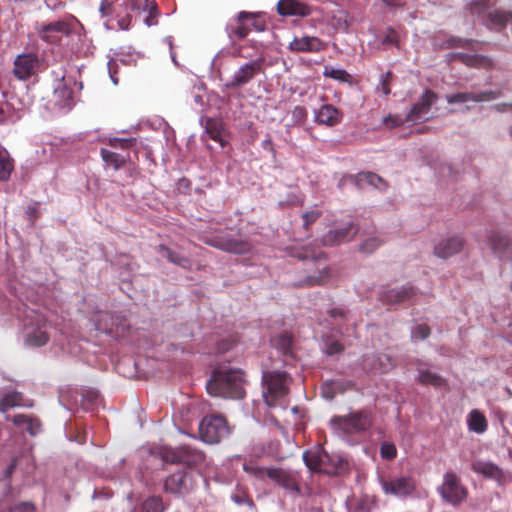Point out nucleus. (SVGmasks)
Instances as JSON below:
<instances>
[{"label":"nucleus","instance_id":"f257e3e1","mask_svg":"<svg viewBox=\"0 0 512 512\" xmlns=\"http://www.w3.org/2000/svg\"><path fill=\"white\" fill-rule=\"evenodd\" d=\"M244 384V373L240 369L223 366L213 372L206 388L212 396L240 399L245 395Z\"/></svg>","mask_w":512,"mask_h":512},{"label":"nucleus","instance_id":"f03ea898","mask_svg":"<svg viewBox=\"0 0 512 512\" xmlns=\"http://www.w3.org/2000/svg\"><path fill=\"white\" fill-rule=\"evenodd\" d=\"M371 413L359 411L350 413L347 416H337L331 419V426L339 435L360 434L372 426Z\"/></svg>","mask_w":512,"mask_h":512},{"label":"nucleus","instance_id":"7ed1b4c3","mask_svg":"<svg viewBox=\"0 0 512 512\" xmlns=\"http://www.w3.org/2000/svg\"><path fill=\"white\" fill-rule=\"evenodd\" d=\"M442 501L453 507L461 505L468 497V490L460 477L452 470L443 474L442 483L437 487Z\"/></svg>","mask_w":512,"mask_h":512},{"label":"nucleus","instance_id":"20e7f679","mask_svg":"<svg viewBox=\"0 0 512 512\" xmlns=\"http://www.w3.org/2000/svg\"><path fill=\"white\" fill-rule=\"evenodd\" d=\"M263 382L265 384L263 398L270 407L275 406L279 399L288 394L289 377L285 372H264Z\"/></svg>","mask_w":512,"mask_h":512},{"label":"nucleus","instance_id":"39448f33","mask_svg":"<svg viewBox=\"0 0 512 512\" xmlns=\"http://www.w3.org/2000/svg\"><path fill=\"white\" fill-rule=\"evenodd\" d=\"M199 433L204 442L214 444L229 434V428L223 416L211 414L205 416L200 422Z\"/></svg>","mask_w":512,"mask_h":512},{"label":"nucleus","instance_id":"423d86ee","mask_svg":"<svg viewBox=\"0 0 512 512\" xmlns=\"http://www.w3.org/2000/svg\"><path fill=\"white\" fill-rule=\"evenodd\" d=\"M378 483L385 495L397 498H407L411 496L416 489V482L411 476H399L390 479L378 476Z\"/></svg>","mask_w":512,"mask_h":512},{"label":"nucleus","instance_id":"0eeeda50","mask_svg":"<svg viewBox=\"0 0 512 512\" xmlns=\"http://www.w3.org/2000/svg\"><path fill=\"white\" fill-rule=\"evenodd\" d=\"M35 29L39 38L48 44L59 43L63 36H67L71 32L69 23L64 20H59L48 24L36 23Z\"/></svg>","mask_w":512,"mask_h":512},{"label":"nucleus","instance_id":"6e6552de","mask_svg":"<svg viewBox=\"0 0 512 512\" xmlns=\"http://www.w3.org/2000/svg\"><path fill=\"white\" fill-rule=\"evenodd\" d=\"M437 99L436 93L429 89L425 90L419 101L412 106L410 112L406 115L407 122H418L428 119L431 107Z\"/></svg>","mask_w":512,"mask_h":512},{"label":"nucleus","instance_id":"1a4fd4ad","mask_svg":"<svg viewBox=\"0 0 512 512\" xmlns=\"http://www.w3.org/2000/svg\"><path fill=\"white\" fill-rule=\"evenodd\" d=\"M39 67V57L34 53H26L16 57L13 72L18 79L26 80L35 74Z\"/></svg>","mask_w":512,"mask_h":512},{"label":"nucleus","instance_id":"9d476101","mask_svg":"<svg viewBox=\"0 0 512 512\" xmlns=\"http://www.w3.org/2000/svg\"><path fill=\"white\" fill-rule=\"evenodd\" d=\"M472 470L485 478L492 479L503 485L508 481V475L495 463L478 459L472 462Z\"/></svg>","mask_w":512,"mask_h":512},{"label":"nucleus","instance_id":"9b49d317","mask_svg":"<svg viewBox=\"0 0 512 512\" xmlns=\"http://www.w3.org/2000/svg\"><path fill=\"white\" fill-rule=\"evenodd\" d=\"M267 477L279 486L283 487L289 493L295 495L300 494V488L295 473L280 468H268Z\"/></svg>","mask_w":512,"mask_h":512},{"label":"nucleus","instance_id":"f8f14e48","mask_svg":"<svg viewBox=\"0 0 512 512\" xmlns=\"http://www.w3.org/2000/svg\"><path fill=\"white\" fill-rule=\"evenodd\" d=\"M206 243L212 247L235 254H245L251 250V244L243 239L215 237L207 240Z\"/></svg>","mask_w":512,"mask_h":512},{"label":"nucleus","instance_id":"ddd939ff","mask_svg":"<svg viewBox=\"0 0 512 512\" xmlns=\"http://www.w3.org/2000/svg\"><path fill=\"white\" fill-rule=\"evenodd\" d=\"M263 60L256 59L242 65L233 75L230 85L240 87L252 80L261 70Z\"/></svg>","mask_w":512,"mask_h":512},{"label":"nucleus","instance_id":"4468645a","mask_svg":"<svg viewBox=\"0 0 512 512\" xmlns=\"http://www.w3.org/2000/svg\"><path fill=\"white\" fill-rule=\"evenodd\" d=\"M464 245V241L459 236H451L439 240L434 246L435 256L447 259L453 255L461 252Z\"/></svg>","mask_w":512,"mask_h":512},{"label":"nucleus","instance_id":"2eb2a0df","mask_svg":"<svg viewBox=\"0 0 512 512\" xmlns=\"http://www.w3.org/2000/svg\"><path fill=\"white\" fill-rule=\"evenodd\" d=\"M192 476L185 471H178L170 475L164 483L165 490L171 493L182 494L192 488Z\"/></svg>","mask_w":512,"mask_h":512},{"label":"nucleus","instance_id":"dca6fc26","mask_svg":"<svg viewBox=\"0 0 512 512\" xmlns=\"http://www.w3.org/2000/svg\"><path fill=\"white\" fill-rule=\"evenodd\" d=\"M489 246L500 259H512V240L501 232L491 233Z\"/></svg>","mask_w":512,"mask_h":512},{"label":"nucleus","instance_id":"f3484780","mask_svg":"<svg viewBox=\"0 0 512 512\" xmlns=\"http://www.w3.org/2000/svg\"><path fill=\"white\" fill-rule=\"evenodd\" d=\"M356 228L353 223H347L343 227L329 231L322 239L324 246L339 245L349 241L355 234Z\"/></svg>","mask_w":512,"mask_h":512},{"label":"nucleus","instance_id":"a211bd4d","mask_svg":"<svg viewBox=\"0 0 512 512\" xmlns=\"http://www.w3.org/2000/svg\"><path fill=\"white\" fill-rule=\"evenodd\" d=\"M498 97L495 91H485L482 93H456L446 96V100L450 104H462L467 102H483L494 100Z\"/></svg>","mask_w":512,"mask_h":512},{"label":"nucleus","instance_id":"6ab92c4d","mask_svg":"<svg viewBox=\"0 0 512 512\" xmlns=\"http://www.w3.org/2000/svg\"><path fill=\"white\" fill-rule=\"evenodd\" d=\"M315 122L329 127L335 126L342 120V114L331 104H324L314 114Z\"/></svg>","mask_w":512,"mask_h":512},{"label":"nucleus","instance_id":"aec40b11","mask_svg":"<svg viewBox=\"0 0 512 512\" xmlns=\"http://www.w3.org/2000/svg\"><path fill=\"white\" fill-rule=\"evenodd\" d=\"M289 49L295 52H319L325 49V44L317 37H295L290 42Z\"/></svg>","mask_w":512,"mask_h":512},{"label":"nucleus","instance_id":"412c9836","mask_svg":"<svg viewBox=\"0 0 512 512\" xmlns=\"http://www.w3.org/2000/svg\"><path fill=\"white\" fill-rule=\"evenodd\" d=\"M363 367L367 370L384 373L393 367V361L389 355L384 353L367 355L363 360Z\"/></svg>","mask_w":512,"mask_h":512},{"label":"nucleus","instance_id":"4be33fe9","mask_svg":"<svg viewBox=\"0 0 512 512\" xmlns=\"http://www.w3.org/2000/svg\"><path fill=\"white\" fill-rule=\"evenodd\" d=\"M416 296V291L411 286H402L386 291L383 295V301L387 304H398L412 299Z\"/></svg>","mask_w":512,"mask_h":512},{"label":"nucleus","instance_id":"5701e85b","mask_svg":"<svg viewBox=\"0 0 512 512\" xmlns=\"http://www.w3.org/2000/svg\"><path fill=\"white\" fill-rule=\"evenodd\" d=\"M277 11L283 16L305 17L310 13L305 2H277Z\"/></svg>","mask_w":512,"mask_h":512},{"label":"nucleus","instance_id":"b1692460","mask_svg":"<svg viewBox=\"0 0 512 512\" xmlns=\"http://www.w3.org/2000/svg\"><path fill=\"white\" fill-rule=\"evenodd\" d=\"M328 459V455L322 453L320 450L316 451H305L303 454V460L306 466L315 472H329L324 468V463Z\"/></svg>","mask_w":512,"mask_h":512},{"label":"nucleus","instance_id":"393cba45","mask_svg":"<svg viewBox=\"0 0 512 512\" xmlns=\"http://www.w3.org/2000/svg\"><path fill=\"white\" fill-rule=\"evenodd\" d=\"M226 31L231 39H243L249 34L251 27L247 21L241 19L239 12L236 19L227 25Z\"/></svg>","mask_w":512,"mask_h":512},{"label":"nucleus","instance_id":"a878e982","mask_svg":"<svg viewBox=\"0 0 512 512\" xmlns=\"http://www.w3.org/2000/svg\"><path fill=\"white\" fill-rule=\"evenodd\" d=\"M14 167L13 157L6 148L0 145V182H6L10 179Z\"/></svg>","mask_w":512,"mask_h":512},{"label":"nucleus","instance_id":"bb28decb","mask_svg":"<svg viewBox=\"0 0 512 512\" xmlns=\"http://www.w3.org/2000/svg\"><path fill=\"white\" fill-rule=\"evenodd\" d=\"M54 104L59 109H70L73 104L72 90L64 84H59L54 90Z\"/></svg>","mask_w":512,"mask_h":512},{"label":"nucleus","instance_id":"cd10ccee","mask_svg":"<svg viewBox=\"0 0 512 512\" xmlns=\"http://www.w3.org/2000/svg\"><path fill=\"white\" fill-rule=\"evenodd\" d=\"M12 422L16 426H26V430L31 436L37 435L41 430V423L39 419L25 414L15 415L12 418Z\"/></svg>","mask_w":512,"mask_h":512},{"label":"nucleus","instance_id":"c85d7f7f","mask_svg":"<svg viewBox=\"0 0 512 512\" xmlns=\"http://www.w3.org/2000/svg\"><path fill=\"white\" fill-rule=\"evenodd\" d=\"M467 424L469 430L477 433L482 434L487 430V420L483 413H481L479 410L474 409L472 410L468 416H467Z\"/></svg>","mask_w":512,"mask_h":512},{"label":"nucleus","instance_id":"c756f323","mask_svg":"<svg viewBox=\"0 0 512 512\" xmlns=\"http://www.w3.org/2000/svg\"><path fill=\"white\" fill-rule=\"evenodd\" d=\"M190 453V449L186 446L167 449L163 454V459L170 463H187L190 461Z\"/></svg>","mask_w":512,"mask_h":512},{"label":"nucleus","instance_id":"7c9ffc66","mask_svg":"<svg viewBox=\"0 0 512 512\" xmlns=\"http://www.w3.org/2000/svg\"><path fill=\"white\" fill-rule=\"evenodd\" d=\"M241 19L247 21L250 24L251 31L255 30L258 32L264 31L266 28L265 14L262 12H240Z\"/></svg>","mask_w":512,"mask_h":512},{"label":"nucleus","instance_id":"2f4dec72","mask_svg":"<svg viewBox=\"0 0 512 512\" xmlns=\"http://www.w3.org/2000/svg\"><path fill=\"white\" fill-rule=\"evenodd\" d=\"M418 381L422 384L432 385L434 387H442L446 383L443 377L422 367L418 368Z\"/></svg>","mask_w":512,"mask_h":512},{"label":"nucleus","instance_id":"473e14b6","mask_svg":"<svg viewBox=\"0 0 512 512\" xmlns=\"http://www.w3.org/2000/svg\"><path fill=\"white\" fill-rule=\"evenodd\" d=\"M459 59L465 65L475 68L489 69L493 66V61L488 57L482 55L462 54L459 56Z\"/></svg>","mask_w":512,"mask_h":512},{"label":"nucleus","instance_id":"72a5a7b5","mask_svg":"<svg viewBox=\"0 0 512 512\" xmlns=\"http://www.w3.org/2000/svg\"><path fill=\"white\" fill-rule=\"evenodd\" d=\"M487 20L492 27H503L512 20V12L489 11L487 13Z\"/></svg>","mask_w":512,"mask_h":512},{"label":"nucleus","instance_id":"f704fd0d","mask_svg":"<svg viewBox=\"0 0 512 512\" xmlns=\"http://www.w3.org/2000/svg\"><path fill=\"white\" fill-rule=\"evenodd\" d=\"M22 394L17 391L6 393L0 402V411L5 412L6 410L20 406L22 404Z\"/></svg>","mask_w":512,"mask_h":512},{"label":"nucleus","instance_id":"c9c22d12","mask_svg":"<svg viewBox=\"0 0 512 512\" xmlns=\"http://www.w3.org/2000/svg\"><path fill=\"white\" fill-rule=\"evenodd\" d=\"M49 340L47 333L41 329H37L26 334V344L32 347H40L45 345Z\"/></svg>","mask_w":512,"mask_h":512},{"label":"nucleus","instance_id":"e433bc0d","mask_svg":"<svg viewBox=\"0 0 512 512\" xmlns=\"http://www.w3.org/2000/svg\"><path fill=\"white\" fill-rule=\"evenodd\" d=\"M101 156L104 162L111 166L114 170H117L125 163V158L117 153L108 151L106 149L101 150Z\"/></svg>","mask_w":512,"mask_h":512},{"label":"nucleus","instance_id":"4c0bfd02","mask_svg":"<svg viewBox=\"0 0 512 512\" xmlns=\"http://www.w3.org/2000/svg\"><path fill=\"white\" fill-rule=\"evenodd\" d=\"M374 506V500L365 495L355 500L351 507V512H371Z\"/></svg>","mask_w":512,"mask_h":512},{"label":"nucleus","instance_id":"58836bf2","mask_svg":"<svg viewBox=\"0 0 512 512\" xmlns=\"http://www.w3.org/2000/svg\"><path fill=\"white\" fill-rule=\"evenodd\" d=\"M159 253L162 257L167 258L170 262L175 263L179 266L186 267L188 264V260L185 257L180 256L179 254L165 246L159 247Z\"/></svg>","mask_w":512,"mask_h":512},{"label":"nucleus","instance_id":"ea45409f","mask_svg":"<svg viewBox=\"0 0 512 512\" xmlns=\"http://www.w3.org/2000/svg\"><path fill=\"white\" fill-rule=\"evenodd\" d=\"M206 131L210 135L211 139L219 141L222 146L224 142L222 139V124L216 120H209L206 124Z\"/></svg>","mask_w":512,"mask_h":512},{"label":"nucleus","instance_id":"a19ab883","mask_svg":"<svg viewBox=\"0 0 512 512\" xmlns=\"http://www.w3.org/2000/svg\"><path fill=\"white\" fill-rule=\"evenodd\" d=\"M163 504L159 497H150L146 499L142 504L143 512H162Z\"/></svg>","mask_w":512,"mask_h":512},{"label":"nucleus","instance_id":"79ce46f5","mask_svg":"<svg viewBox=\"0 0 512 512\" xmlns=\"http://www.w3.org/2000/svg\"><path fill=\"white\" fill-rule=\"evenodd\" d=\"M307 111L302 106H296L291 111V122L288 126L301 125L306 121Z\"/></svg>","mask_w":512,"mask_h":512},{"label":"nucleus","instance_id":"37998d69","mask_svg":"<svg viewBox=\"0 0 512 512\" xmlns=\"http://www.w3.org/2000/svg\"><path fill=\"white\" fill-rule=\"evenodd\" d=\"M323 75L341 82H347L350 79V75L345 70L332 67H325Z\"/></svg>","mask_w":512,"mask_h":512},{"label":"nucleus","instance_id":"c03bdc74","mask_svg":"<svg viewBox=\"0 0 512 512\" xmlns=\"http://www.w3.org/2000/svg\"><path fill=\"white\" fill-rule=\"evenodd\" d=\"M243 469L249 475L262 480V479H264L265 476H267L268 468H262V467L257 466L253 462H249V463H244Z\"/></svg>","mask_w":512,"mask_h":512},{"label":"nucleus","instance_id":"a18cd8bd","mask_svg":"<svg viewBox=\"0 0 512 512\" xmlns=\"http://www.w3.org/2000/svg\"><path fill=\"white\" fill-rule=\"evenodd\" d=\"M383 243V240L372 237L363 241L360 245V250L365 253H372Z\"/></svg>","mask_w":512,"mask_h":512},{"label":"nucleus","instance_id":"49530a36","mask_svg":"<svg viewBox=\"0 0 512 512\" xmlns=\"http://www.w3.org/2000/svg\"><path fill=\"white\" fill-rule=\"evenodd\" d=\"M380 454L383 459L392 460L397 455V449L393 443L383 442L380 446Z\"/></svg>","mask_w":512,"mask_h":512},{"label":"nucleus","instance_id":"de8ad7c7","mask_svg":"<svg viewBox=\"0 0 512 512\" xmlns=\"http://www.w3.org/2000/svg\"><path fill=\"white\" fill-rule=\"evenodd\" d=\"M430 335V328L426 324L417 325L411 332V339L413 341L416 340H424Z\"/></svg>","mask_w":512,"mask_h":512},{"label":"nucleus","instance_id":"09e8293b","mask_svg":"<svg viewBox=\"0 0 512 512\" xmlns=\"http://www.w3.org/2000/svg\"><path fill=\"white\" fill-rule=\"evenodd\" d=\"M329 279V270L327 267H323L319 272L318 276H309L307 278L308 285H322L325 284Z\"/></svg>","mask_w":512,"mask_h":512},{"label":"nucleus","instance_id":"8fccbe9b","mask_svg":"<svg viewBox=\"0 0 512 512\" xmlns=\"http://www.w3.org/2000/svg\"><path fill=\"white\" fill-rule=\"evenodd\" d=\"M359 182L368 183L376 188H380L379 184L382 182V179L374 173L367 172L359 175Z\"/></svg>","mask_w":512,"mask_h":512},{"label":"nucleus","instance_id":"3c124183","mask_svg":"<svg viewBox=\"0 0 512 512\" xmlns=\"http://www.w3.org/2000/svg\"><path fill=\"white\" fill-rule=\"evenodd\" d=\"M292 338L288 334H283L273 340V345L286 352L291 345Z\"/></svg>","mask_w":512,"mask_h":512},{"label":"nucleus","instance_id":"603ef678","mask_svg":"<svg viewBox=\"0 0 512 512\" xmlns=\"http://www.w3.org/2000/svg\"><path fill=\"white\" fill-rule=\"evenodd\" d=\"M404 122H407L406 117L403 118L399 115H388L383 119V123L388 128H394L402 125Z\"/></svg>","mask_w":512,"mask_h":512},{"label":"nucleus","instance_id":"864d4df0","mask_svg":"<svg viewBox=\"0 0 512 512\" xmlns=\"http://www.w3.org/2000/svg\"><path fill=\"white\" fill-rule=\"evenodd\" d=\"M320 216V212L317 210H312L303 214V220L305 227H308L310 224L314 223Z\"/></svg>","mask_w":512,"mask_h":512},{"label":"nucleus","instance_id":"5fc2aeb1","mask_svg":"<svg viewBox=\"0 0 512 512\" xmlns=\"http://www.w3.org/2000/svg\"><path fill=\"white\" fill-rule=\"evenodd\" d=\"M145 9H150V14L148 17H146L144 19L145 23L148 25V26H151V25H154L156 24L155 21H153V17H152V13H157V8H156V5H155V2H145Z\"/></svg>","mask_w":512,"mask_h":512},{"label":"nucleus","instance_id":"6e6d98bb","mask_svg":"<svg viewBox=\"0 0 512 512\" xmlns=\"http://www.w3.org/2000/svg\"><path fill=\"white\" fill-rule=\"evenodd\" d=\"M342 350H343V346L337 341L328 343L326 346V349H325V351L328 355H334V354L340 353V352H342Z\"/></svg>","mask_w":512,"mask_h":512},{"label":"nucleus","instance_id":"4d7b16f0","mask_svg":"<svg viewBox=\"0 0 512 512\" xmlns=\"http://www.w3.org/2000/svg\"><path fill=\"white\" fill-rule=\"evenodd\" d=\"M116 66H117V64H116L115 61H113V60L108 61L109 76H110L111 81L113 82L114 85L118 84V78L116 77L117 71L115 69Z\"/></svg>","mask_w":512,"mask_h":512},{"label":"nucleus","instance_id":"13d9d810","mask_svg":"<svg viewBox=\"0 0 512 512\" xmlns=\"http://www.w3.org/2000/svg\"><path fill=\"white\" fill-rule=\"evenodd\" d=\"M9 512H34V507L32 504L22 503L11 509Z\"/></svg>","mask_w":512,"mask_h":512},{"label":"nucleus","instance_id":"bf43d9fd","mask_svg":"<svg viewBox=\"0 0 512 512\" xmlns=\"http://www.w3.org/2000/svg\"><path fill=\"white\" fill-rule=\"evenodd\" d=\"M396 42V33L394 31H390L389 34L383 40L384 44H393Z\"/></svg>","mask_w":512,"mask_h":512},{"label":"nucleus","instance_id":"052dcab7","mask_svg":"<svg viewBox=\"0 0 512 512\" xmlns=\"http://www.w3.org/2000/svg\"><path fill=\"white\" fill-rule=\"evenodd\" d=\"M450 42V46H459V47H463V46H466L468 44V40H463V39H451L449 40Z\"/></svg>","mask_w":512,"mask_h":512},{"label":"nucleus","instance_id":"680f3d73","mask_svg":"<svg viewBox=\"0 0 512 512\" xmlns=\"http://www.w3.org/2000/svg\"><path fill=\"white\" fill-rule=\"evenodd\" d=\"M322 255H323L322 252H311V253L307 252L304 255V258L305 259L311 258V259L317 260V259H320L322 257Z\"/></svg>","mask_w":512,"mask_h":512},{"label":"nucleus","instance_id":"e2e57ef3","mask_svg":"<svg viewBox=\"0 0 512 512\" xmlns=\"http://www.w3.org/2000/svg\"><path fill=\"white\" fill-rule=\"evenodd\" d=\"M233 500L238 504L247 503L248 505H252V501L247 500L244 497L234 496Z\"/></svg>","mask_w":512,"mask_h":512},{"label":"nucleus","instance_id":"0e129e2a","mask_svg":"<svg viewBox=\"0 0 512 512\" xmlns=\"http://www.w3.org/2000/svg\"><path fill=\"white\" fill-rule=\"evenodd\" d=\"M508 107L512 108V103L511 104H497V105H495L496 110L499 111V112L506 111Z\"/></svg>","mask_w":512,"mask_h":512},{"label":"nucleus","instance_id":"69168bd1","mask_svg":"<svg viewBox=\"0 0 512 512\" xmlns=\"http://www.w3.org/2000/svg\"><path fill=\"white\" fill-rule=\"evenodd\" d=\"M331 316L332 317H342L344 316V311L341 308H334L331 310Z\"/></svg>","mask_w":512,"mask_h":512},{"label":"nucleus","instance_id":"338daca9","mask_svg":"<svg viewBox=\"0 0 512 512\" xmlns=\"http://www.w3.org/2000/svg\"><path fill=\"white\" fill-rule=\"evenodd\" d=\"M328 388H329V385H326L323 387V395H324V397L331 399V398H333V394L326 391V389H328Z\"/></svg>","mask_w":512,"mask_h":512},{"label":"nucleus","instance_id":"774afa93","mask_svg":"<svg viewBox=\"0 0 512 512\" xmlns=\"http://www.w3.org/2000/svg\"><path fill=\"white\" fill-rule=\"evenodd\" d=\"M382 90H383L384 95L389 94V89L385 83L382 85Z\"/></svg>","mask_w":512,"mask_h":512}]
</instances>
